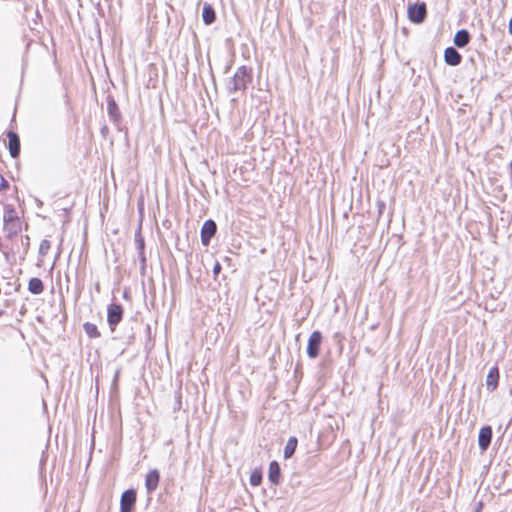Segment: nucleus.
<instances>
[{
  "mask_svg": "<svg viewBox=\"0 0 512 512\" xmlns=\"http://www.w3.org/2000/svg\"><path fill=\"white\" fill-rule=\"evenodd\" d=\"M19 219L16 218V219H5V231H7L8 233V236L9 237H12L13 235H15L17 233V228L19 227Z\"/></svg>",
  "mask_w": 512,
  "mask_h": 512,
  "instance_id": "obj_18",
  "label": "nucleus"
},
{
  "mask_svg": "<svg viewBox=\"0 0 512 512\" xmlns=\"http://www.w3.org/2000/svg\"><path fill=\"white\" fill-rule=\"evenodd\" d=\"M280 473L281 469L279 463L277 461L270 462L268 479L272 484L278 485L280 483Z\"/></svg>",
  "mask_w": 512,
  "mask_h": 512,
  "instance_id": "obj_13",
  "label": "nucleus"
},
{
  "mask_svg": "<svg viewBox=\"0 0 512 512\" xmlns=\"http://www.w3.org/2000/svg\"><path fill=\"white\" fill-rule=\"evenodd\" d=\"M470 41V34L466 29H461L456 32L453 42L458 48H464Z\"/></svg>",
  "mask_w": 512,
  "mask_h": 512,
  "instance_id": "obj_14",
  "label": "nucleus"
},
{
  "mask_svg": "<svg viewBox=\"0 0 512 512\" xmlns=\"http://www.w3.org/2000/svg\"><path fill=\"white\" fill-rule=\"evenodd\" d=\"M297 444H298V441H297L296 437H290L287 440V443L284 448V458L285 459H288L293 456V454L295 453V450L297 448Z\"/></svg>",
  "mask_w": 512,
  "mask_h": 512,
  "instance_id": "obj_17",
  "label": "nucleus"
},
{
  "mask_svg": "<svg viewBox=\"0 0 512 512\" xmlns=\"http://www.w3.org/2000/svg\"><path fill=\"white\" fill-rule=\"evenodd\" d=\"M2 315V311H0V316Z\"/></svg>",
  "mask_w": 512,
  "mask_h": 512,
  "instance_id": "obj_26",
  "label": "nucleus"
},
{
  "mask_svg": "<svg viewBox=\"0 0 512 512\" xmlns=\"http://www.w3.org/2000/svg\"><path fill=\"white\" fill-rule=\"evenodd\" d=\"M123 307L117 303H111L107 308V322L112 331L121 322L123 318Z\"/></svg>",
  "mask_w": 512,
  "mask_h": 512,
  "instance_id": "obj_2",
  "label": "nucleus"
},
{
  "mask_svg": "<svg viewBox=\"0 0 512 512\" xmlns=\"http://www.w3.org/2000/svg\"><path fill=\"white\" fill-rule=\"evenodd\" d=\"M8 188L7 180L0 174V191Z\"/></svg>",
  "mask_w": 512,
  "mask_h": 512,
  "instance_id": "obj_23",
  "label": "nucleus"
},
{
  "mask_svg": "<svg viewBox=\"0 0 512 512\" xmlns=\"http://www.w3.org/2000/svg\"><path fill=\"white\" fill-rule=\"evenodd\" d=\"M221 271V265L219 262H216L213 266V273L215 276H217Z\"/></svg>",
  "mask_w": 512,
  "mask_h": 512,
  "instance_id": "obj_24",
  "label": "nucleus"
},
{
  "mask_svg": "<svg viewBox=\"0 0 512 512\" xmlns=\"http://www.w3.org/2000/svg\"><path fill=\"white\" fill-rule=\"evenodd\" d=\"M262 482V473L260 470L255 469L250 475V484L252 486H258Z\"/></svg>",
  "mask_w": 512,
  "mask_h": 512,
  "instance_id": "obj_20",
  "label": "nucleus"
},
{
  "mask_svg": "<svg viewBox=\"0 0 512 512\" xmlns=\"http://www.w3.org/2000/svg\"><path fill=\"white\" fill-rule=\"evenodd\" d=\"M492 440V428L489 425L483 426L478 435V445L481 452H485Z\"/></svg>",
  "mask_w": 512,
  "mask_h": 512,
  "instance_id": "obj_7",
  "label": "nucleus"
},
{
  "mask_svg": "<svg viewBox=\"0 0 512 512\" xmlns=\"http://www.w3.org/2000/svg\"><path fill=\"white\" fill-rule=\"evenodd\" d=\"M202 18L205 24L209 25L215 21V11L211 5L205 4L202 10Z\"/></svg>",
  "mask_w": 512,
  "mask_h": 512,
  "instance_id": "obj_16",
  "label": "nucleus"
},
{
  "mask_svg": "<svg viewBox=\"0 0 512 512\" xmlns=\"http://www.w3.org/2000/svg\"><path fill=\"white\" fill-rule=\"evenodd\" d=\"M136 501V492L133 489L126 490L120 500V512H132Z\"/></svg>",
  "mask_w": 512,
  "mask_h": 512,
  "instance_id": "obj_5",
  "label": "nucleus"
},
{
  "mask_svg": "<svg viewBox=\"0 0 512 512\" xmlns=\"http://www.w3.org/2000/svg\"><path fill=\"white\" fill-rule=\"evenodd\" d=\"M50 247V241H48L47 239H43L39 245V253L43 256L46 255Z\"/></svg>",
  "mask_w": 512,
  "mask_h": 512,
  "instance_id": "obj_21",
  "label": "nucleus"
},
{
  "mask_svg": "<svg viewBox=\"0 0 512 512\" xmlns=\"http://www.w3.org/2000/svg\"><path fill=\"white\" fill-rule=\"evenodd\" d=\"M322 342L320 331H313L308 339L307 354L310 358H316L319 354V348Z\"/></svg>",
  "mask_w": 512,
  "mask_h": 512,
  "instance_id": "obj_4",
  "label": "nucleus"
},
{
  "mask_svg": "<svg viewBox=\"0 0 512 512\" xmlns=\"http://www.w3.org/2000/svg\"><path fill=\"white\" fill-rule=\"evenodd\" d=\"M444 60L450 66H457L461 63L462 56L454 47H448L444 51Z\"/></svg>",
  "mask_w": 512,
  "mask_h": 512,
  "instance_id": "obj_10",
  "label": "nucleus"
},
{
  "mask_svg": "<svg viewBox=\"0 0 512 512\" xmlns=\"http://www.w3.org/2000/svg\"><path fill=\"white\" fill-rule=\"evenodd\" d=\"M160 481V474L157 469L150 470L146 475L145 486L148 493L155 491Z\"/></svg>",
  "mask_w": 512,
  "mask_h": 512,
  "instance_id": "obj_9",
  "label": "nucleus"
},
{
  "mask_svg": "<svg viewBox=\"0 0 512 512\" xmlns=\"http://www.w3.org/2000/svg\"><path fill=\"white\" fill-rule=\"evenodd\" d=\"M217 231L216 223L209 219L206 220L201 228V242L203 245H208L210 243L211 238L215 235Z\"/></svg>",
  "mask_w": 512,
  "mask_h": 512,
  "instance_id": "obj_6",
  "label": "nucleus"
},
{
  "mask_svg": "<svg viewBox=\"0 0 512 512\" xmlns=\"http://www.w3.org/2000/svg\"><path fill=\"white\" fill-rule=\"evenodd\" d=\"M251 81L252 69L243 65L238 67L233 77L227 80L226 89L229 94L245 91Z\"/></svg>",
  "mask_w": 512,
  "mask_h": 512,
  "instance_id": "obj_1",
  "label": "nucleus"
},
{
  "mask_svg": "<svg viewBox=\"0 0 512 512\" xmlns=\"http://www.w3.org/2000/svg\"><path fill=\"white\" fill-rule=\"evenodd\" d=\"M83 328L86 332V334L90 337V338H98L100 337V332L97 328V326L93 323H90V322H86L84 325H83Z\"/></svg>",
  "mask_w": 512,
  "mask_h": 512,
  "instance_id": "obj_19",
  "label": "nucleus"
},
{
  "mask_svg": "<svg viewBox=\"0 0 512 512\" xmlns=\"http://www.w3.org/2000/svg\"><path fill=\"white\" fill-rule=\"evenodd\" d=\"M28 290L34 295L41 294L44 290L43 282L40 278L33 277L29 280Z\"/></svg>",
  "mask_w": 512,
  "mask_h": 512,
  "instance_id": "obj_15",
  "label": "nucleus"
},
{
  "mask_svg": "<svg viewBox=\"0 0 512 512\" xmlns=\"http://www.w3.org/2000/svg\"><path fill=\"white\" fill-rule=\"evenodd\" d=\"M136 245H137V249L139 251V255L142 259V262L144 263L145 262V257L143 256L144 254V240L139 237L136 239Z\"/></svg>",
  "mask_w": 512,
  "mask_h": 512,
  "instance_id": "obj_22",
  "label": "nucleus"
},
{
  "mask_svg": "<svg viewBox=\"0 0 512 512\" xmlns=\"http://www.w3.org/2000/svg\"><path fill=\"white\" fill-rule=\"evenodd\" d=\"M508 31L512 35V18L510 19L509 24H508Z\"/></svg>",
  "mask_w": 512,
  "mask_h": 512,
  "instance_id": "obj_25",
  "label": "nucleus"
},
{
  "mask_svg": "<svg viewBox=\"0 0 512 512\" xmlns=\"http://www.w3.org/2000/svg\"><path fill=\"white\" fill-rule=\"evenodd\" d=\"M427 15L426 4L415 3L408 6V17L411 22L420 24L422 23Z\"/></svg>",
  "mask_w": 512,
  "mask_h": 512,
  "instance_id": "obj_3",
  "label": "nucleus"
},
{
  "mask_svg": "<svg viewBox=\"0 0 512 512\" xmlns=\"http://www.w3.org/2000/svg\"><path fill=\"white\" fill-rule=\"evenodd\" d=\"M107 112L109 118L114 122L118 123L121 119V113L119 111L118 105L113 97L109 96L107 98Z\"/></svg>",
  "mask_w": 512,
  "mask_h": 512,
  "instance_id": "obj_11",
  "label": "nucleus"
},
{
  "mask_svg": "<svg viewBox=\"0 0 512 512\" xmlns=\"http://www.w3.org/2000/svg\"><path fill=\"white\" fill-rule=\"evenodd\" d=\"M8 149L12 158H17L20 154V139L17 133L9 131L8 134Z\"/></svg>",
  "mask_w": 512,
  "mask_h": 512,
  "instance_id": "obj_8",
  "label": "nucleus"
},
{
  "mask_svg": "<svg viewBox=\"0 0 512 512\" xmlns=\"http://www.w3.org/2000/svg\"><path fill=\"white\" fill-rule=\"evenodd\" d=\"M499 370L497 367H492L486 377V386L490 391H494L498 386Z\"/></svg>",
  "mask_w": 512,
  "mask_h": 512,
  "instance_id": "obj_12",
  "label": "nucleus"
}]
</instances>
